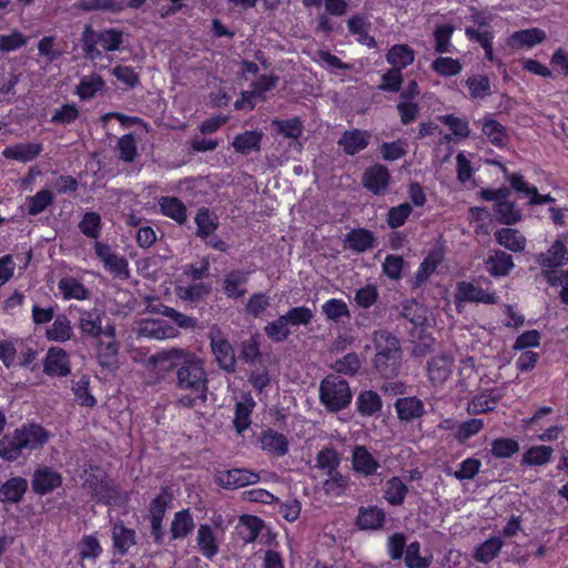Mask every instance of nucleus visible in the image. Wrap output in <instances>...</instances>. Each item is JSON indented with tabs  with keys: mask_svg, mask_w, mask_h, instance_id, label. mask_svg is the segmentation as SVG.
I'll return each mask as SVG.
<instances>
[{
	"mask_svg": "<svg viewBox=\"0 0 568 568\" xmlns=\"http://www.w3.org/2000/svg\"><path fill=\"white\" fill-rule=\"evenodd\" d=\"M62 484L61 475L53 468L40 466L34 470L32 488L37 494L45 495Z\"/></svg>",
	"mask_w": 568,
	"mask_h": 568,
	"instance_id": "2eb2a0df",
	"label": "nucleus"
},
{
	"mask_svg": "<svg viewBox=\"0 0 568 568\" xmlns=\"http://www.w3.org/2000/svg\"><path fill=\"white\" fill-rule=\"evenodd\" d=\"M211 348L219 366L224 371L233 372L235 368L234 351L220 333L211 336Z\"/></svg>",
	"mask_w": 568,
	"mask_h": 568,
	"instance_id": "dca6fc26",
	"label": "nucleus"
},
{
	"mask_svg": "<svg viewBox=\"0 0 568 568\" xmlns=\"http://www.w3.org/2000/svg\"><path fill=\"white\" fill-rule=\"evenodd\" d=\"M373 234L366 230H354L347 235V244L357 252H364L373 245Z\"/></svg>",
	"mask_w": 568,
	"mask_h": 568,
	"instance_id": "69168bd1",
	"label": "nucleus"
},
{
	"mask_svg": "<svg viewBox=\"0 0 568 568\" xmlns=\"http://www.w3.org/2000/svg\"><path fill=\"white\" fill-rule=\"evenodd\" d=\"M22 443L17 430L0 439V457L8 462L17 460L22 454Z\"/></svg>",
	"mask_w": 568,
	"mask_h": 568,
	"instance_id": "f704fd0d",
	"label": "nucleus"
},
{
	"mask_svg": "<svg viewBox=\"0 0 568 568\" xmlns=\"http://www.w3.org/2000/svg\"><path fill=\"white\" fill-rule=\"evenodd\" d=\"M95 254L103 262L104 267L114 276H128V263L125 258L114 254L111 248L102 243H95Z\"/></svg>",
	"mask_w": 568,
	"mask_h": 568,
	"instance_id": "412c9836",
	"label": "nucleus"
},
{
	"mask_svg": "<svg viewBox=\"0 0 568 568\" xmlns=\"http://www.w3.org/2000/svg\"><path fill=\"white\" fill-rule=\"evenodd\" d=\"M161 211L164 215L183 223L186 220V207L176 197L163 196L159 201Z\"/></svg>",
	"mask_w": 568,
	"mask_h": 568,
	"instance_id": "de8ad7c7",
	"label": "nucleus"
},
{
	"mask_svg": "<svg viewBox=\"0 0 568 568\" xmlns=\"http://www.w3.org/2000/svg\"><path fill=\"white\" fill-rule=\"evenodd\" d=\"M363 183L371 192L381 194L389 184V173L383 165H374L365 172Z\"/></svg>",
	"mask_w": 568,
	"mask_h": 568,
	"instance_id": "a878e982",
	"label": "nucleus"
},
{
	"mask_svg": "<svg viewBox=\"0 0 568 568\" xmlns=\"http://www.w3.org/2000/svg\"><path fill=\"white\" fill-rule=\"evenodd\" d=\"M486 265L487 271L493 276H505L514 267L511 256L503 251H496L494 254L489 255Z\"/></svg>",
	"mask_w": 568,
	"mask_h": 568,
	"instance_id": "4c0bfd02",
	"label": "nucleus"
},
{
	"mask_svg": "<svg viewBox=\"0 0 568 568\" xmlns=\"http://www.w3.org/2000/svg\"><path fill=\"white\" fill-rule=\"evenodd\" d=\"M83 50L89 59L95 60L101 57L100 45L105 51H115L122 43V33L115 29H106L101 32L85 27L82 33Z\"/></svg>",
	"mask_w": 568,
	"mask_h": 568,
	"instance_id": "20e7f679",
	"label": "nucleus"
},
{
	"mask_svg": "<svg viewBox=\"0 0 568 568\" xmlns=\"http://www.w3.org/2000/svg\"><path fill=\"white\" fill-rule=\"evenodd\" d=\"M465 302L495 304L497 298L494 293L483 290L469 282H459L456 287L455 303L460 308Z\"/></svg>",
	"mask_w": 568,
	"mask_h": 568,
	"instance_id": "9b49d317",
	"label": "nucleus"
},
{
	"mask_svg": "<svg viewBox=\"0 0 568 568\" xmlns=\"http://www.w3.org/2000/svg\"><path fill=\"white\" fill-rule=\"evenodd\" d=\"M59 290L62 292L64 298L67 300H85L88 296V291L84 288V286L72 277L62 278L59 282Z\"/></svg>",
	"mask_w": 568,
	"mask_h": 568,
	"instance_id": "052dcab7",
	"label": "nucleus"
},
{
	"mask_svg": "<svg viewBox=\"0 0 568 568\" xmlns=\"http://www.w3.org/2000/svg\"><path fill=\"white\" fill-rule=\"evenodd\" d=\"M509 191L507 189L484 190L481 196L487 201L496 203L495 213L499 222L504 224H515L521 220V212L515 204L508 201Z\"/></svg>",
	"mask_w": 568,
	"mask_h": 568,
	"instance_id": "423d86ee",
	"label": "nucleus"
},
{
	"mask_svg": "<svg viewBox=\"0 0 568 568\" xmlns=\"http://www.w3.org/2000/svg\"><path fill=\"white\" fill-rule=\"evenodd\" d=\"M255 403L252 397L247 396L242 402L236 404L234 426L239 434L243 433L251 425V413Z\"/></svg>",
	"mask_w": 568,
	"mask_h": 568,
	"instance_id": "49530a36",
	"label": "nucleus"
},
{
	"mask_svg": "<svg viewBox=\"0 0 568 568\" xmlns=\"http://www.w3.org/2000/svg\"><path fill=\"white\" fill-rule=\"evenodd\" d=\"M43 372L49 376L63 377L70 373V358L68 353L60 347L48 349L43 358Z\"/></svg>",
	"mask_w": 568,
	"mask_h": 568,
	"instance_id": "ddd939ff",
	"label": "nucleus"
},
{
	"mask_svg": "<svg viewBox=\"0 0 568 568\" xmlns=\"http://www.w3.org/2000/svg\"><path fill=\"white\" fill-rule=\"evenodd\" d=\"M273 125L275 126L276 131L284 138L293 140L292 145L297 151H301V144L298 143L297 139L302 134V123L298 119L294 118L282 121H274Z\"/></svg>",
	"mask_w": 568,
	"mask_h": 568,
	"instance_id": "37998d69",
	"label": "nucleus"
},
{
	"mask_svg": "<svg viewBox=\"0 0 568 568\" xmlns=\"http://www.w3.org/2000/svg\"><path fill=\"white\" fill-rule=\"evenodd\" d=\"M196 542L200 551L206 558L214 557L219 551V536L210 525H200L196 535Z\"/></svg>",
	"mask_w": 568,
	"mask_h": 568,
	"instance_id": "bb28decb",
	"label": "nucleus"
},
{
	"mask_svg": "<svg viewBox=\"0 0 568 568\" xmlns=\"http://www.w3.org/2000/svg\"><path fill=\"white\" fill-rule=\"evenodd\" d=\"M407 486L398 477L386 481L384 497L392 505H402L407 494Z\"/></svg>",
	"mask_w": 568,
	"mask_h": 568,
	"instance_id": "3c124183",
	"label": "nucleus"
},
{
	"mask_svg": "<svg viewBox=\"0 0 568 568\" xmlns=\"http://www.w3.org/2000/svg\"><path fill=\"white\" fill-rule=\"evenodd\" d=\"M444 256L445 248L443 244L437 243L432 250L428 251L419 264L415 273V284L420 285L425 283L433 274H435L437 267L443 262Z\"/></svg>",
	"mask_w": 568,
	"mask_h": 568,
	"instance_id": "4468645a",
	"label": "nucleus"
},
{
	"mask_svg": "<svg viewBox=\"0 0 568 568\" xmlns=\"http://www.w3.org/2000/svg\"><path fill=\"white\" fill-rule=\"evenodd\" d=\"M195 223L197 226V234L200 236H207L217 227L216 216L210 213L206 209L199 210L195 216Z\"/></svg>",
	"mask_w": 568,
	"mask_h": 568,
	"instance_id": "338daca9",
	"label": "nucleus"
},
{
	"mask_svg": "<svg viewBox=\"0 0 568 568\" xmlns=\"http://www.w3.org/2000/svg\"><path fill=\"white\" fill-rule=\"evenodd\" d=\"M119 347L115 341V329L111 324L104 327L103 336L97 338V357L102 367L114 369L118 366Z\"/></svg>",
	"mask_w": 568,
	"mask_h": 568,
	"instance_id": "1a4fd4ad",
	"label": "nucleus"
},
{
	"mask_svg": "<svg viewBox=\"0 0 568 568\" xmlns=\"http://www.w3.org/2000/svg\"><path fill=\"white\" fill-rule=\"evenodd\" d=\"M27 488V479L22 477H12L0 487V500L18 503L23 497Z\"/></svg>",
	"mask_w": 568,
	"mask_h": 568,
	"instance_id": "72a5a7b5",
	"label": "nucleus"
},
{
	"mask_svg": "<svg viewBox=\"0 0 568 568\" xmlns=\"http://www.w3.org/2000/svg\"><path fill=\"white\" fill-rule=\"evenodd\" d=\"M552 448L549 446H534L525 452L523 462L527 465L541 466L550 460Z\"/></svg>",
	"mask_w": 568,
	"mask_h": 568,
	"instance_id": "bf43d9fd",
	"label": "nucleus"
},
{
	"mask_svg": "<svg viewBox=\"0 0 568 568\" xmlns=\"http://www.w3.org/2000/svg\"><path fill=\"white\" fill-rule=\"evenodd\" d=\"M398 417L403 420H412L424 413L422 400L415 397H404L397 399L395 404Z\"/></svg>",
	"mask_w": 568,
	"mask_h": 568,
	"instance_id": "58836bf2",
	"label": "nucleus"
},
{
	"mask_svg": "<svg viewBox=\"0 0 568 568\" xmlns=\"http://www.w3.org/2000/svg\"><path fill=\"white\" fill-rule=\"evenodd\" d=\"M506 180L516 192L521 193L528 197L529 205L551 203L555 201L550 194H539L537 187L528 184L520 174L506 173Z\"/></svg>",
	"mask_w": 568,
	"mask_h": 568,
	"instance_id": "6ab92c4d",
	"label": "nucleus"
},
{
	"mask_svg": "<svg viewBox=\"0 0 568 568\" xmlns=\"http://www.w3.org/2000/svg\"><path fill=\"white\" fill-rule=\"evenodd\" d=\"M176 379L178 388L186 392L179 399L183 406L192 407L206 400L207 376L201 357L186 351L176 371Z\"/></svg>",
	"mask_w": 568,
	"mask_h": 568,
	"instance_id": "f257e3e1",
	"label": "nucleus"
},
{
	"mask_svg": "<svg viewBox=\"0 0 568 568\" xmlns=\"http://www.w3.org/2000/svg\"><path fill=\"white\" fill-rule=\"evenodd\" d=\"M383 407L381 396L373 390H363L356 398V409L364 417L379 413Z\"/></svg>",
	"mask_w": 568,
	"mask_h": 568,
	"instance_id": "2f4dec72",
	"label": "nucleus"
},
{
	"mask_svg": "<svg viewBox=\"0 0 568 568\" xmlns=\"http://www.w3.org/2000/svg\"><path fill=\"white\" fill-rule=\"evenodd\" d=\"M53 195L49 190H41L36 195L27 199L28 212L30 215H37L43 212L52 202Z\"/></svg>",
	"mask_w": 568,
	"mask_h": 568,
	"instance_id": "774afa93",
	"label": "nucleus"
},
{
	"mask_svg": "<svg viewBox=\"0 0 568 568\" xmlns=\"http://www.w3.org/2000/svg\"><path fill=\"white\" fill-rule=\"evenodd\" d=\"M503 547V540L498 537H493L484 541L475 550V559L480 562L491 561Z\"/></svg>",
	"mask_w": 568,
	"mask_h": 568,
	"instance_id": "5fc2aeb1",
	"label": "nucleus"
},
{
	"mask_svg": "<svg viewBox=\"0 0 568 568\" xmlns=\"http://www.w3.org/2000/svg\"><path fill=\"white\" fill-rule=\"evenodd\" d=\"M73 334L72 326L70 321L63 316L59 315L55 317L52 325L47 329V338L54 342H67L71 338Z\"/></svg>",
	"mask_w": 568,
	"mask_h": 568,
	"instance_id": "a19ab883",
	"label": "nucleus"
},
{
	"mask_svg": "<svg viewBox=\"0 0 568 568\" xmlns=\"http://www.w3.org/2000/svg\"><path fill=\"white\" fill-rule=\"evenodd\" d=\"M347 24L349 32L357 37L356 40L359 43L369 48L375 45L374 38L368 36V29L371 27V23L367 20V18L359 14H355L348 20Z\"/></svg>",
	"mask_w": 568,
	"mask_h": 568,
	"instance_id": "e433bc0d",
	"label": "nucleus"
},
{
	"mask_svg": "<svg viewBox=\"0 0 568 568\" xmlns=\"http://www.w3.org/2000/svg\"><path fill=\"white\" fill-rule=\"evenodd\" d=\"M501 398V393L498 389H489L481 392L469 400L467 410L469 414H484L495 409L498 400Z\"/></svg>",
	"mask_w": 568,
	"mask_h": 568,
	"instance_id": "b1692460",
	"label": "nucleus"
},
{
	"mask_svg": "<svg viewBox=\"0 0 568 568\" xmlns=\"http://www.w3.org/2000/svg\"><path fill=\"white\" fill-rule=\"evenodd\" d=\"M453 359L440 355L432 358L427 366V375L433 385L444 384L453 373Z\"/></svg>",
	"mask_w": 568,
	"mask_h": 568,
	"instance_id": "5701e85b",
	"label": "nucleus"
},
{
	"mask_svg": "<svg viewBox=\"0 0 568 568\" xmlns=\"http://www.w3.org/2000/svg\"><path fill=\"white\" fill-rule=\"evenodd\" d=\"M194 528V519L187 509L178 511L171 523L174 539L185 538Z\"/></svg>",
	"mask_w": 568,
	"mask_h": 568,
	"instance_id": "ea45409f",
	"label": "nucleus"
},
{
	"mask_svg": "<svg viewBox=\"0 0 568 568\" xmlns=\"http://www.w3.org/2000/svg\"><path fill=\"white\" fill-rule=\"evenodd\" d=\"M260 444L264 452L277 457L284 456L288 452L286 437L273 429H266L261 434Z\"/></svg>",
	"mask_w": 568,
	"mask_h": 568,
	"instance_id": "393cba45",
	"label": "nucleus"
},
{
	"mask_svg": "<svg viewBox=\"0 0 568 568\" xmlns=\"http://www.w3.org/2000/svg\"><path fill=\"white\" fill-rule=\"evenodd\" d=\"M262 134L256 131H246L243 134L235 136L233 146L237 152L248 153L253 150H257Z\"/></svg>",
	"mask_w": 568,
	"mask_h": 568,
	"instance_id": "13d9d810",
	"label": "nucleus"
},
{
	"mask_svg": "<svg viewBox=\"0 0 568 568\" xmlns=\"http://www.w3.org/2000/svg\"><path fill=\"white\" fill-rule=\"evenodd\" d=\"M185 353L186 351L181 348H169L155 354L151 357L150 361L154 368L169 372L173 367L179 368L183 357L185 356Z\"/></svg>",
	"mask_w": 568,
	"mask_h": 568,
	"instance_id": "7c9ffc66",
	"label": "nucleus"
},
{
	"mask_svg": "<svg viewBox=\"0 0 568 568\" xmlns=\"http://www.w3.org/2000/svg\"><path fill=\"white\" fill-rule=\"evenodd\" d=\"M42 150V144L38 142L17 143L4 148L2 156L8 160L27 163L37 159Z\"/></svg>",
	"mask_w": 568,
	"mask_h": 568,
	"instance_id": "4be33fe9",
	"label": "nucleus"
},
{
	"mask_svg": "<svg viewBox=\"0 0 568 568\" xmlns=\"http://www.w3.org/2000/svg\"><path fill=\"white\" fill-rule=\"evenodd\" d=\"M320 400L329 412H339L352 402L348 383L334 375L325 377L320 385Z\"/></svg>",
	"mask_w": 568,
	"mask_h": 568,
	"instance_id": "f03ea898",
	"label": "nucleus"
},
{
	"mask_svg": "<svg viewBox=\"0 0 568 568\" xmlns=\"http://www.w3.org/2000/svg\"><path fill=\"white\" fill-rule=\"evenodd\" d=\"M113 547L120 554H125L135 544V532L116 524L112 529Z\"/></svg>",
	"mask_w": 568,
	"mask_h": 568,
	"instance_id": "79ce46f5",
	"label": "nucleus"
},
{
	"mask_svg": "<svg viewBox=\"0 0 568 568\" xmlns=\"http://www.w3.org/2000/svg\"><path fill=\"white\" fill-rule=\"evenodd\" d=\"M414 61L413 51L405 44H396L387 53V62L400 70Z\"/></svg>",
	"mask_w": 568,
	"mask_h": 568,
	"instance_id": "8fccbe9b",
	"label": "nucleus"
},
{
	"mask_svg": "<svg viewBox=\"0 0 568 568\" xmlns=\"http://www.w3.org/2000/svg\"><path fill=\"white\" fill-rule=\"evenodd\" d=\"M374 343L376 368L384 376L394 375L399 361L398 341L387 332H377L374 335Z\"/></svg>",
	"mask_w": 568,
	"mask_h": 568,
	"instance_id": "7ed1b4c3",
	"label": "nucleus"
},
{
	"mask_svg": "<svg viewBox=\"0 0 568 568\" xmlns=\"http://www.w3.org/2000/svg\"><path fill=\"white\" fill-rule=\"evenodd\" d=\"M16 430L26 449H39L50 439V434L38 424L23 425Z\"/></svg>",
	"mask_w": 568,
	"mask_h": 568,
	"instance_id": "aec40b11",
	"label": "nucleus"
},
{
	"mask_svg": "<svg viewBox=\"0 0 568 568\" xmlns=\"http://www.w3.org/2000/svg\"><path fill=\"white\" fill-rule=\"evenodd\" d=\"M568 261V250L562 241H555L546 253H541L537 257V262L544 268V273L547 276V272H555L552 268L566 264Z\"/></svg>",
	"mask_w": 568,
	"mask_h": 568,
	"instance_id": "a211bd4d",
	"label": "nucleus"
},
{
	"mask_svg": "<svg viewBox=\"0 0 568 568\" xmlns=\"http://www.w3.org/2000/svg\"><path fill=\"white\" fill-rule=\"evenodd\" d=\"M379 464L364 446H356L353 450V468L356 473L369 476L376 473Z\"/></svg>",
	"mask_w": 568,
	"mask_h": 568,
	"instance_id": "c85d7f7f",
	"label": "nucleus"
},
{
	"mask_svg": "<svg viewBox=\"0 0 568 568\" xmlns=\"http://www.w3.org/2000/svg\"><path fill=\"white\" fill-rule=\"evenodd\" d=\"M519 450V444L514 438H497L491 443V454L497 458H509Z\"/></svg>",
	"mask_w": 568,
	"mask_h": 568,
	"instance_id": "e2e57ef3",
	"label": "nucleus"
},
{
	"mask_svg": "<svg viewBox=\"0 0 568 568\" xmlns=\"http://www.w3.org/2000/svg\"><path fill=\"white\" fill-rule=\"evenodd\" d=\"M384 513L377 507L362 508L357 517V525L362 529H377L384 520Z\"/></svg>",
	"mask_w": 568,
	"mask_h": 568,
	"instance_id": "603ef678",
	"label": "nucleus"
},
{
	"mask_svg": "<svg viewBox=\"0 0 568 568\" xmlns=\"http://www.w3.org/2000/svg\"><path fill=\"white\" fill-rule=\"evenodd\" d=\"M84 486L91 489L92 494L104 504L115 503L116 491L104 471L98 467H91L84 471Z\"/></svg>",
	"mask_w": 568,
	"mask_h": 568,
	"instance_id": "6e6552de",
	"label": "nucleus"
},
{
	"mask_svg": "<svg viewBox=\"0 0 568 568\" xmlns=\"http://www.w3.org/2000/svg\"><path fill=\"white\" fill-rule=\"evenodd\" d=\"M454 27L452 24H442L438 26L434 31L435 38V51L438 53H447L453 52V44L450 42L452 36L454 33Z\"/></svg>",
	"mask_w": 568,
	"mask_h": 568,
	"instance_id": "6e6d98bb",
	"label": "nucleus"
},
{
	"mask_svg": "<svg viewBox=\"0 0 568 568\" xmlns=\"http://www.w3.org/2000/svg\"><path fill=\"white\" fill-rule=\"evenodd\" d=\"M546 38L547 34L542 29L529 28L513 32L507 37L505 43L514 51L530 50L544 42Z\"/></svg>",
	"mask_w": 568,
	"mask_h": 568,
	"instance_id": "9d476101",
	"label": "nucleus"
},
{
	"mask_svg": "<svg viewBox=\"0 0 568 568\" xmlns=\"http://www.w3.org/2000/svg\"><path fill=\"white\" fill-rule=\"evenodd\" d=\"M151 310L149 314L143 316L135 324V332L144 337L155 338V339H166L174 338L179 335V331L173 325L169 324L164 318L160 316H154L153 314L159 315L158 312L160 308L155 310L154 306H150Z\"/></svg>",
	"mask_w": 568,
	"mask_h": 568,
	"instance_id": "39448f33",
	"label": "nucleus"
},
{
	"mask_svg": "<svg viewBox=\"0 0 568 568\" xmlns=\"http://www.w3.org/2000/svg\"><path fill=\"white\" fill-rule=\"evenodd\" d=\"M102 314L98 310L82 311L79 317V328L82 334L99 338L103 336Z\"/></svg>",
	"mask_w": 568,
	"mask_h": 568,
	"instance_id": "cd10ccee",
	"label": "nucleus"
},
{
	"mask_svg": "<svg viewBox=\"0 0 568 568\" xmlns=\"http://www.w3.org/2000/svg\"><path fill=\"white\" fill-rule=\"evenodd\" d=\"M247 276L245 273L232 272L224 278V292L227 297L237 298L245 293L243 288L246 283Z\"/></svg>",
	"mask_w": 568,
	"mask_h": 568,
	"instance_id": "864d4df0",
	"label": "nucleus"
},
{
	"mask_svg": "<svg viewBox=\"0 0 568 568\" xmlns=\"http://www.w3.org/2000/svg\"><path fill=\"white\" fill-rule=\"evenodd\" d=\"M275 82L272 77L263 75L254 84L252 91L242 93V98L234 103L237 110H252L256 100L264 99V93L274 87Z\"/></svg>",
	"mask_w": 568,
	"mask_h": 568,
	"instance_id": "f3484780",
	"label": "nucleus"
},
{
	"mask_svg": "<svg viewBox=\"0 0 568 568\" xmlns=\"http://www.w3.org/2000/svg\"><path fill=\"white\" fill-rule=\"evenodd\" d=\"M104 88L105 82L102 77L97 73H91L81 78L79 84L74 89V93L81 100H89L102 92Z\"/></svg>",
	"mask_w": 568,
	"mask_h": 568,
	"instance_id": "c756f323",
	"label": "nucleus"
},
{
	"mask_svg": "<svg viewBox=\"0 0 568 568\" xmlns=\"http://www.w3.org/2000/svg\"><path fill=\"white\" fill-rule=\"evenodd\" d=\"M369 134L362 131L346 132L339 140L341 146L348 154H355L366 148Z\"/></svg>",
	"mask_w": 568,
	"mask_h": 568,
	"instance_id": "a18cd8bd",
	"label": "nucleus"
},
{
	"mask_svg": "<svg viewBox=\"0 0 568 568\" xmlns=\"http://www.w3.org/2000/svg\"><path fill=\"white\" fill-rule=\"evenodd\" d=\"M322 311L325 316L331 321H338L342 317L349 316L347 304L339 298H331L322 305Z\"/></svg>",
	"mask_w": 568,
	"mask_h": 568,
	"instance_id": "0e129e2a",
	"label": "nucleus"
},
{
	"mask_svg": "<svg viewBox=\"0 0 568 568\" xmlns=\"http://www.w3.org/2000/svg\"><path fill=\"white\" fill-rule=\"evenodd\" d=\"M338 464L339 458L334 449L326 448L317 454L316 466L327 470V473L332 475L331 478L325 481V489L335 495L341 494L346 487V479L338 473L333 474V470Z\"/></svg>",
	"mask_w": 568,
	"mask_h": 568,
	"instance_id": "0eeeda50",
	"label": "nucleus"
},
{
	"mask_svg": "<svg viewBox=\"0 0 568 568\" xmlns=\"http://www.w3.org/2000/svg\"><path fill=\"white\" fill-rule=\"evenodd\" d=\"M288 325L286 317L282 315L277 320L270 322L264 327V332L270 339L280 343L285 341L291 334Z\"/></svg>",
	"mask_w": 568,
	"mask_h": 568,
	"instance_id": "4d7b16f0",
	"label": "nucleus"
},
{
	"mask_svg": "<svg viewBox=\"0 0 568 568\" xmlns=\"http://www.w3.org/2000/svg\"><path fill=\"white\" fill-rule=\"evenodd\" d=\"M499 245L513 252H521L526 247V237L514 229H503L496 233Z\"/></svg>",
	"mask_w": 568,
	"mask_h": 568,
	"instance_id": "c9c22d12",
	"label": "nucleus"
},
{
	"mask_svg": "<svg viewBox=\"0 0 568 568\" xmlns=\"http://www.w3.org/2000/svg\"><path fill=\"white\" fill-rule=\"evenodd\" d=\"M465 34L468 40L477 42L480 44V47L484 50L485 58L488 61H495V52H494V39H495V32L493 30H478L474 29L471 27H466Z\"/></svg>",
	"mask_w": 568,
	"mask_h": 568,
	"instance_id": "473e14b6",
	"label": "nucleus"
},
{
	"mask_svg": "<svg viewBox=\"0 0 568 568\" xmlns=\"http://www.w3.org/2000/svg\"><path fill=\"white\" fill-rule=\"evenodd\" d=\"M215 480L222 487L236 489L256 484L260 480V476L247 469L235 468L219 471L215 475Z\"/></svg>",
	"mask_w": 568,
	"mask_h": 568,
	"instance_id": "f8f14e48",
	"label": "nucleus"
},
{
	"mask_svg": "<svg viewBox=\"0 0 568 568\" xmlns=\"http://www.w3.org/2000/svg\"><path fill=\"white\" fill-rule=\"evenodd\" d=\"M263 528V521L251 515H244L240 518L237 530L243 540L251 542L256 539Z\"/></svg>",
	"mask_w": 568,
	"mask_h": 568,
	"instance_id": "c03bdc74",
	"label": "nucleus"
},
{
	"mask_svg": "<svg viewBox=\"0 0 568 568\" xmlns=\"http://www.w3.org/2000/svg\"><path fill=\"white\" fill-rule=\"evenodd\" d=\"M483 133L496 146H505L508 142V134L505 128L494 119H487L484 122Z\"/></svg>",
	"mask_w": 568,
	"mask_h": 568,
	"instance_id": "09e8293b",
	"label": "nucleus"
},
{
	"mask_svg": "<svg viewBox=\"0 0 568 568\" xmlns=\"http://www.w3.org/2000/svg\"><path fill=\"white\" fill-rule=\"evenodd\" d=\"M432 68L440 75L452 77L458 74L462 71L463 64L457 59L439 57L433 61Z\"/></svg>",
	"mask_w": 568,
	"mask_h": 568,
	"instance_id": "680f3d73",
	"label": "nucleus"
}]
</instances>
